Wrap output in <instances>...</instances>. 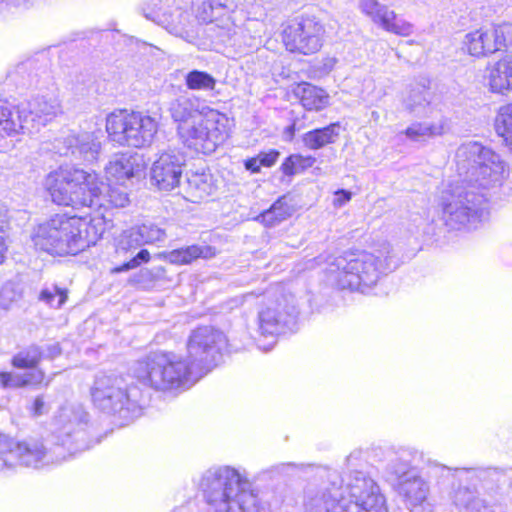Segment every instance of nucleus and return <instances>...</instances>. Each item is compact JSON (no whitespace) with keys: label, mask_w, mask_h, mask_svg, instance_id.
I'll use <instances>...</instances> for the list:
<instances>
[{"label":"nucleus","mask_w":512,"mask_h":512,"mask_svg":"<svg viewBox=\"0 0 512 512\" xmlns=\"http://www.w3.org/2000/svg\"><path fill=\"white\" fill-rule=\"evenodd\" d=\"M351 459H352V455H350V456L347 458L348 462H349Z\"/></svg>","instance_id":"e2e57ef3"},{"label":"nucleus","mask_w":512,"mask_h":512,"mask_svg":"<svg viewBox=\"0 0 512 512\" xmlns=\"http://www.w3.org/2000/svg\"><path fill=\"white\" fill-rule=\"evenodd\" d=\"M197 17L204 22L213 21L217 15L213 13V8L209 0H198L195 4Z\"/></svg>","instance_id":"a18cd8bd"},{"label":"nucleus","mask_w":512,"mask_h":512,"mask_svg":"<svg viewBox=\"0 0 512 512\" xmlns=\"http://www.w3.org/2000/svg\"><path fill=\"white\" fill-rule=\"evenodd\" d=\"M450 128V120L445 116H441L432 122H415L406 128L404 134L410 140L420 142L442 136L449 132Z\"/></svg>","instance_id":"b1692460"},{"label":"nucleus","mask_w":512,"mask_h":512,"mask_svg":"<svg viewBox=\"0 0 512 512\" xmlns=\"http://www.w3.org/2000/svg\"><path fill=\"white\" fill-rule=\"evenodd\" d=\"M457 181L488 190L501 179L504 162L489 147L476 141L461 144L455 152Z\"/></svg>","instance_id":"9d476101"},{"label":"nucleus","mask_w":512,"mask_h":512,"mask_svg":"<svg viewBox=\"0 0 512 512\" xmlns=\"http://www.w3.org/2000/svg\"><path fill=\"white\" fill-rule=\"evenodd\" d=\"M5 221H6V209L4 208V206L0 205V229H2Z\"/></svg>","instance_id":"4d7b16f0"},{"label":"nucleus","mask_w":512,"mask_h":512,"mask_svg":"<svg viewBox=\"0 0 512 512\" xmlns=\"http://www.w3.org/2000/svg\"><path fill=\"white\" fill-rule=\"evenodd\" d=\"M21 109H26L30 127L26 130L30 133L45 126L62 112L60 102L55 96H37L26 105L22 104Z\"/></svg>","instance_id":"f3484780"},{"label":"nucleus","mask_w":512,"mask_h":512,"mask_svg":"<svg viewBox=\"0 0 512 512\" xmlns=\"http://www.w3.org/2000/svg\"><path fill=\"white\" fill-rule=\"evenodd\" d=\"M29 370L30 371H28V372L21 373V376H22V379L24 382V387L30 386V385L35 386V385L41 384L45 378V373L41 369H37V368H33V369H29Z\"/></svg>","instance_id":"49530a36"},{"label":"nucleus","mask_w":512,"mask_h":512,"mask_svg":"<svg viewBox=\"0 0 512 512\" xmlns=\"http://www.w3.org/2000/svg\"><path fill=\"white\" fill-rule=\"evenodd\" d=\"M336 198L334 202L336 205L342 206L351 199V193L345 190H339L336 192Z\"/></svg>","instance_id":"3c124183"},{"label":"nucleus","mask_w":512,"mask_h":512,"mask_svg":"<svg viewBox=\"0 0 512 512\" xmlns=\"http://www.w3.org/2000/svg\"><path fill=\"white\" fill-rule=\"evenodd\" d=\"M340 124L332 123L326 127L313 129L306 132L302 141L305 147L311 150H318L328 144L335 143L339 137Z\"/></svg>","instance_id":"c756f323"},{"label":"nucleus","mask_w":512,"mask_h":512,"mask_svg":"<svg viewBox=\"0 0 512 512\" xmlns=\"http://www.w3.org/2000/svg\"><path fill=\"white\" fill-rule=\"evenodd\" d=\"M324 27L315 19L302 18L283 31V43L292 53L311 55L323 45Z\"/></svg>","instance_id":"4468645a"},{"label":"nucleus","mask_w":512,"mask_h":512,"mask_svg":"<svg viewBox=\"0 0 512 512\" xmlns=\"http://www.w3.org/2000/svg\"><path fill=\"white\" fill-rule=\"evenodd\" d=\"M209 2L212 4L213 13H215L217 16L225 8V5L220 0H209Z\"/></svg>","instance_id":"864d4df0"},{"label":"nucleus","mask_w":512,"mask_h":512,"mask_svg":"<svg viewBox=\"0 0 512 512\" xmlns=\"http://www.w3.org/2000/svg\"><path fill=\"white\" fill-rule=\"evenodd\" d=\"M396 489L399 495L405 499V502L412 508V510H416L417 508L426 504L427 507H425L424 510L426 512H431L429 504L426 503L429 493V486L418 475V473L400 480L399 483L396 484Z\"/></svg>","instance_id":"412c9836"},{"label":"nucleus","mask_w":512,"mask_h":512,"mask_svg":"<svg viewBox=\"0 0 512 512\" xmlns=\"http://www.w3.org/2000/svg\"><path fill=\"white\" fill-rule=\"evenodd\" d=\"M89 415L81 404L63 406L56 416V447L51 456L42 442L29 440L18 442L0 437V471L16 465L38 468L42 465L65 459L64 450L70 455L90 448L86 427Z\"/></svg>","instance_id":"f03ea898"},{"label":"nucleus","mask_w":512,"mask_h":512,"mask_svg":"<svg viewBox=\"0 0 512 512\" xmlns=\"http://www.w3.org/2000/svg\"><path fill=\"white\" fill-rule=\"evenodd\" d=\"M487 190L457 180L439 197L441 219L452 230L476 228L487 215Z\"/></svg>","instance_id":"423d86ee"},{"label":"nucleus","mask_w":512,"mask_h":512,"mask_svg":"<svg viewBox=\"0 0 512 512\" xmlns=\"http://www.w3.org/2000/svg\"><path fill=\"white\" fill-rule=\"evenodd\" d=\"M61 354V348L58 343L51 344L46 348V357L55 358Z\"/></svg>","instance_id":"603ef678"},{"label":"nucleus","mask_w":512,"mask_h":512,"mask_svg":"<svg viewBox=\"0 0 512 512\" xmlns=\"http://www.w3.org/2000/svg\"><path fill=\"white\" fill-rule=\"evenodd\" d=\"M294 129H295V125H291V126H289V127L287 128V130H288L291 134H293V133H294Z\"/></svg>","instance_id":"bf43d9fd"},{"label":"nucleus","mask_w":512,"mask_h":512,"mask_svg":"<svg viewBox=\"0 0 512 512\" xmlns=\"http://www.w3.org/2000/svg\"><path fill=\"white\" fill-rule=\"evenodd\" d=\"M280 153L277 150H270L269 152H261L258 154L260 163L264 167H271L274 165Z\"/></svg>","instance_id":"de8ad7c7"},{"label":"nucleus","mask_w":512,"mask_h":512,"mask_svg":"<svg viewBox=\"0 0 512 512\" xmlns=\"http://www.w3.org/2000/svg\"><path fill=\"white\" fill-rule=\"evenodd\" d=\"M226 344L225 335L210 326L192 331L187 342V362L174 353H153L136 362L135 378L157 391H172L187 386L195 371L208 372L217 366L221 350Z\"/></svg>","instance_id":"f257e3e1"},{"label":"nucleus","mask_w":512,"mask_h":512,"mask_svg":"<svg viewBox=\"0 0 512 512\" xmlns=\"http://www.w3.org/2000/svg\"><path fill=\"white\" fill-rule=\"evenodd\" d=\"M328 62H329V64H327V65L329 66V68H332L335 60L334 59H329Z\"/></svg>","instance_id":"052dcab7"},{"label":"nucleus","mask_w":512,"mask_h":512,"mask_svg":"<svg viewBox=\"0 0 512 512\" xmlns=\"http://www.w3.org/2000/svg\"><path fill=\"white\" fill-rule=\"evenodd\" d=\"M432 93L425 85L412 86L403 99L404 109L411 115L423 117L432 112Z\"/></svg>","instance_id":"393cba45"},{"label":"nucleus","mask_w":512,"mask_h":512,"mask_svg":"<svg viewBox=\"0 0 512 512\" xmlns=\"http://www.w3.org/2000/svg\"><path fill=\"white\" fill-rule=\"evenodd\" d=\"M408 454L403 451L400 455L390 459L386 471L393 481L399 483L400 480L408 478L411 475L417 473V471L411 467L410 460L407 458Z\"/></svg>","instance_id":"f704fd0d"},{"label":"nucleus","mask_w":512,"mask_h":512,"mask_svg":"<svg viewBox=\"0 0 512 512\" xmlns=\"http://www.w3.org/2000/svg\"><path fill=\"white\" fill-rule=\"evenodd\" d=\"M185 84L190 90L213 91L216 87V79L206 71L191 70L185 75Z\"/></svg>","instance_id":"c9c22d12"},{"label":"nucleus","mask_w":512,"mask_h":512,"mask_svg":"<svg viewBox=\"0 0 512 512\" xmlns=\"http://www.w3.org/2000/svg\"><path fill=\"white\" fill-rule=\"evenodd\" d=\"M21 298V293L15 288L14 284L6 283L0 290V309L9 310L13 303Z\"/></svg>","instance_id":"79ce46f5"},{"label":"nucleus","mask_w":512,"mask_h":512,"mask_svg":"<svg viewBox=\"0 0 512 512\" xmlns=\"http://www.w3.org/2000/svg\"><path fill=\"white\" fill-rule=\"evenodd\" d=\"M315 162L312 156L291 155L282 163L281 169L285 175L291 176L312 167Z\"/></svg>","instance_id":"4c0bfd02"},{"label":"nucleus","mask_w":512,"mask_h":512,"mask_svg":"<svg viewBox=\"0 0 512 512\" xmlns=\"http://www.w3.org/2000/svg\"><path fill=\"white\" fill-rule=\"evenodd\" d=\"M494 126L498 136L504 139L512 152V104L503 105L498 109Z\"/></svg>","instance_id":"72a5a7b5"},{"label":"nucleus","mask_w":512,"mask_h":512,"mask_svg":"<svg viewBox=\"0 0 512 512\" xmlns=\"http://www.w3.org/2000/svg\"><path fill=\"white\" fill-rule=\"evenodd\" d=\"M90 228L94 229L81 217L56 214L37 227L32 241L37 249L49 254L75 255L95 244V237L88 238Z\"/></svg>","instance_id":"0eeeda50"},{"label":"nucleus","mask_w":512,"mask_h":512,"mask_svg":"<svg viewBox=\"0 0 512 512\" xmlns=\"http://www.w3.org/2000/svg\"><path fill=\"white\" fill-rule=\"evenodd\" d=\"M106 131L121 146L143 148L152 143L158 122L147 114L120 109L107 115Z\"/></svg>","instance_id":"9b49d317"},{"label":"nucleus","mask_w":512,"mask_h":512,"mask_svg":"<svg viewBox=\"0 0 512 512\" xmlns=\"http://www.w3.org/2000/svg\"><path fill=\"white\" fill-rule=\"evenodd\" d=\"M142 234L136 227L123 231L117 238L116 251L118 254L132 252L143 245Z\"/></svg>","instance_id":"e433bc0d"},{"label":"nucleus","mask_w":512,"mask_h":512,"mask_svg":"<svg viewBox=\"0 0 512 512\" xmlns=\"http://www.w3.org/2000/svg\"><path fill=\"white\" fill-rule=\"evenodd\" d=\"M210 108L203 104L198 97L182 94L172 99L168 104V112L178 127L189 125L201 117Z\"/></svg>","instance_id":"6ab92c4d"},{"label":"nucleus","mask_w":512,"mask_h":512,"mask_svg":"<svg viewBox=\"0 0 512 512\" xmlns=\"http://www.w3.org/2000/svg\"><path fill=\"white\" fill-rule=\"evenodd\" d=\"M489 87L493 93H512V56H505L489 70Z\"/></svg>","instance_id":"5701e85b"},{"label":"nucleus","mask_w":512,"mask_h":512,"mask_svg":"<svg viewBox=\"0 0 512 512\" xmlns=\"http://www.w3.org/2000/svg\"><path fill=\"white\" fill-rule=\"evenodd\" d=\"M39 300L53 308H60L67 300V292L53 285L40 292Z\"/></svg>","instance_id":"ea45409f"},{"label":"nucleus","mask_w":512,"mask_h":512,"mask_svg":"<svg viewBox=\"0 0 512 512\" xmlns=\"http://www.w3.org/2000/svg\"><path fill=\"white\" fill-rule=\"evenodd\" d=\"M142 14L144 15L145 18L149 19V20H152V21H155L157 22L158 21V14L156 12H146L145 9H142Z\"/></svg>","instance_id":"5fc2aeb1"},{"label":"nucleus","mask_w":512,"mask_h":512,"mask_svg":"<svg viewBox=\"0 0 512 512\" xmlns=\"http://www.w3.org/2000/svg\"><path fill=\"white\" fill-rule=\"evenodd\" d=\"M99 205H91V208L115 207L123 208L129 203V196L124 184L106 185L100 180Z\"/></svg>","instance_id":"7c9ffc66"},{"label":"nucleus","mask_w":512,"mask_h":512,"mask_svg":"<svg viewBox=\"0 0 512 512\" xmlns=\"http://www.w3.org/2000/svg\"><path fill=\"white\" fill-rule=\"evenodd\" d=\"M94 405L101 411L127 425L141 416L143 394L135 384H126L122 378L99 375L91 388Z\"/></svg>","instance_id":"1a4fd4ad"},{"label":"nucleus","mask_w":512,"mask_h":512,"mask_svg":"<svg viewBox=\"0 0 512 512\" xmlns=\"http://www.w3.org/2000/svg\"><path fill=\"white\" fill-rule=\"evenodd\" d=\"M259 156L250 158L245 161V168L253 173L259 172L261 168Z\"/></svg>","instance_id":"8fccbe9b"},{"label":"nucleus","mask_w":512,"mask_h":512,"mask_svg":"<svg viewBox=\"0 0 512 512\" xmlns=\"http://www.w3.org/2000/svg\"><path fill=\"white\" fill-rule=\"evenodd\" d=\"M462 44V48L474 57H484L495 53L489 29L481 28L467 33Z\"/></svg>","instance_id":"cd10ccee"},{"label":"nucleus","mask_w":512,"mask_h":512,"mask_svg":"<svg viewBox=\"0 0 512 512\" xmlns=\"http://www.w3.org/2000/svg\"><path fill=\"white\" fill-rule=\"evenodd\" d=\"M137 229L140 234H143L141 235L143 245L163 242L166 238L165 230L153 223L142 224L137 226Z\"/></svg>","instance_id":"a19ab883"},{"label":"nucleus","mask_w":512,"mask_h":512,"mask_svg":"<svg viewBox=\"0 0 512 512\" xmlns=\"http://www.w3.org/2000/svg\"><path fill=\"white\" fill-rule=\"evenodd\" d=\"M299 315L296 298L291 293L269 290L263 296L257 314L258 331L275 337L292 330Z\"/></svg>","instance_id":"f8f14e48"},{"label":"nucleus","mask_w":512,"mask_h":512,"mask_svg":"<svg viewBox=\"0 0 512 512\" xmlns=\"http://www.w3.org/2000/svg\"><path fill=\"white\" fill-rule=\"evenodd\" d=\"M25 113L26 109H21V106H19L15 118L11 108L5 103H0V136L30 129L28 116Z\"/></svg>","instance_id":"c85d7f7f"},{"label":"nucleus","mask_w":512,"mask_h":512,"mask_svg":"<svg viewBox=\"0 0 512 512\" xmlns=\"http://www.w3.org/2000/svg\"><path fill=\"white\" fill-rule=\"evenodd\" d=\"M45 186L57 205L82 208L100 204V179L94 172L61 166L48 174Z\"/></svg>","instance_id":"6e6552de"},{"label":"nucleus","mask_w":512,"mask_h":512,"mask_svg":"<svg viewBox=\"0 0 512 512\" xmlns=\"http://www.w3.org/2000/svg\"><path fill=\"white\" fill-rule=\"evenodd\" d=\"M494 52L512 46V24L503 23L489 29Z\"/></svg>","instance_id":"58836bf2"},{"label":"nucleus","mask_w":512,"mask_h":512,"mask_svg":"<svg viewBox=\"0 0 512 512\" xmlns=\"http://www.w3.org/2000/svg\"><path fill=\"white\" fill-rule=\"evenodd\" d=\"M189 125L177 128L180 140L196 152L211 154L227 136V117L212 108Z\"/></svg>","instance_id":"ddd939ff"},{"label":"nucleus","mask_w":512,"mask_h":512,"mask_svg":"<svg viewBox=\"0 0 512 512\" xmlns=\"http://www.w3.org/2000/svg\"><path fill=\"white\" fill-rule=\"evenodd\" d=\"M0 385L4 389H17L24 387L21 373L0 372Z\"/></svg>","instance_id":"c03bdc74"},{"label":"nucleus","mask_w":512,"mask_h":512,"mask_svg":"<svg viewBox=\"0 0 512 512\" xmlns=\"http://www.w3.org/2000/svg\"><path fill=\"white\" fill-rule=\"evenodd\" d=\"M311 466H312V465H310V464H307V465H305V464H300L301 469H304L305 467H311Z\"/></svg>","instance_id":"680f3d73"},{"label":"nucleus","mask_w":512,"mask_h":512,"mask_svg":"<svg viewBox=\"0 0 512 512\" xmlns=\"http://www.w3.org/2000/svg\"><path fill=\"white\" fill-rule=\"evenodd\" d=\"M199 487L207 503L216 512H270L252 489L251 483L230 467L207 470Z\"/></svg>","instance_id":"39448f33"},{"label":"nucleus","mask_w":512,"mask_h":512,"mask_svg":"<svg viewBox=\"0 0 512 512\" xmlns=\"http://www.w3.org/2000/svg\"><path fill=\"white\" fill-rule=\"evenodd\" d=\"M293 209L288 204L287 196L279 197L269 209L257 216L256 220L265 226L272 227L292 215Z\"/></svg>","instance_id":"2f4dec72"},{"label":"nucleus","mask_w":512,"mask_h":512,"mask_svg":"<svg viewBox=\"0 0 512 512\" xmlns=\"http://www.w3.org/2000/svg\"><path fill=\"white\" fill-rule=\"evenodd\" d=\"M216 190L211 173L202 171H190L186 174L184 192L192 202H199L212 195Z\"/></svg>","instance_id":"4be33fe9"},{"label":"nucleus","mask_w":512,"mask_h":512,"mask_svg":"<svg viewBox=\"0 0 512 512\" xmlns=\"http://www.w3.org/2000/svg\"><path fill=\"white\" fill-rule=\"evenodd\" d=\"M108 180L125 184L132 178H139L143 172L142 159L138 155H116L105 167Z\"/></svg>","instance_id":"aec40b11"},{"label":"nucleus","mask_w":512,"mask_h":512,"mask_svg":"<svg viewBox=\"0 0 512 512\" xmlns=\"http://www.w3.org/2000/svg\"><path fill=\"white\" fill-rule=\"evenodd\" d=\"M361 11L384 30L400 36H409L413 32V26L399 18L393 10L377 0H359Z\"/></svg>","instance_id":"dca6fc26"},{"label":"nucleus","mask_w":512,"mask_h":512,"mask_svg":"<svg viewBox=\"0 0 512 512\" xmlns=\"http://www.w3.org/2000/svg\"><path fill=\"white\" fill-rule=\"evenodd\" d=\"M216 256V249L209 245H190L180 249H175L166 254V259L171 264L187 265L194 260L211 259Z\"/></svg>","instance_id":"bb28decb"},{"label":"nucleus","mask_w":512,"mask_h":512,"mask_svg":"<svg viewBox=\"0 0 512 512\" xmlns=\"http://www.w3.org/2000/svg\"><path fill=\"white\" fill-rule=\"evenodd\" d=\"M150 260V253L146 249H141L132 259L112 269V273L126 272L131 269L137 268L142 263H147Z\"/></svg>","instance_id":"37998d69"},{"label":"nucleus","mask_w":512,"mask_h":512,"mask_svg":"<svg viewBox=\"0 0 512 512\" xmlns=\"http://www.w3.org/2000/svg\"><path fill=\"white\" fill-rule=\"evenodd\" d=\"M32 413L34 416H40L45 413V402L43 397H36L32 406Z\"/></svg>","instance_id":"09e8293b"},{"label":"nucleus","mask_w":512,"mask_h":512,"mask_svg":"<svg viewBox=\"0 0 512 512\" xmlns=\"http://www.w3.org/2000/svg\"><path fill=\"white\" fill-rule=\"evenodd\" d=\"M5 250H6V247H5V243H4V238H3V235L0 233V264L3 261Z\"/></svg>","instance_id":"6e6d98bb"},{"label":"nucleus","mask_w":512,"mask_h":512,"mask_svg":"<svg viewBox=\"0 0 512 512\" xmlns=\"http://www.w3.org/2000/svg\"><path fill=\"white\" fill-rule=\"evenodd\" d=\"M63 155H71L75 159L92 163L97 160L101 143L93 133L69 134L63 138Z\"/></svg>","instance_id":"a211bd4d"},{"label":"nucleus","mask_w":512,"mask_h":512,"mask_svg":"<svg viewBox=\"0 0 512 512\" xmlns=\"http://www.w3.org/2000/svg\"><path fill=\"white\" fill-rule=\"evenodd\" d=\"M398 265L399 258L393 247L384 242L371 252L347 251L329 258L325 273L331 285L364 293Z\"/></svg>","instance_id":"20e7f679"},{"label":"nucleus","mask_w":512,"mask_h":512,"mask_svg":"<svg viewBox=\"0 0 512 512\" xmlns=\"http://www.w3.org/2000/svg\"><path fill=\"white\" fill-rule=\"evenodd\" d=\"M462 494H470V492H469L467 489H459V490H458V492H457V495H456V504H457V505L461 504V503L459 502L458 497H459L460 495H462Z\"/></svg>","instance_id":"13d9d810"},{"label":"nucleus","mask_w":512,"mask_h":512,"mask_svg":"<svg viewBox=\"0 0 512 512\" xmlns=\"http://www.w3.org/2000/svg\"><path fill=\"white\" fill-rule=\"evenodd\" d=\"M293 94L306 110L319 111L329 104V96L322 89L307 82L297 84Z\"/></svg>","instance_id":"a878e982"},{"label":"nucleus","mask_w":512,"mask_h":512,"mask_svg":"<svg viewBox=\"0 0 512 512\" xmlns=\"http://www.w3.org/2000/svg\"><path fill=\"white\" fill-rule=\"evenodd\" d=\"M329 482L305 503L308 512H387L386 500L377 483L365 473L354 471L345 486L337 471Z\"/></svg>","instance_id":"7ed1b4c3"},{"label":"nucleus","mask_w":512,"mask_h":512,"mask_svg":"<svg viewBox=\"0 0 512 512\" xmlns=\"http://www.w3.org/2000/svg\"><path fill=\"white\" fill-rule=\"evenodd\" d=\"M185 156L174 149L162 152L152 164L151 182L160 190L170 191L180 185Z\"/></svg>","instance_id":"2eb2a0df"},{"label":"nucleus","mask_w":512,"mask_h":512,"mask_svg":"<svg viewBox=\"0 0 512 512\" xmlns=\"http://www.w3.org/2000/svg\"><path fill=\"white\" fill-rule=\"evenodd\" d=\"M44 357V351L38 345H30L17 352L11 360L13 367L17 369L36 368Z\"/></svg>","instance_id":"473e14b6"}]
</instances>
